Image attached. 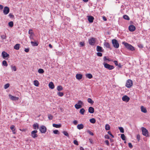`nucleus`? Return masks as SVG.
Returning <instances> with one entry per match:
<instances>
[{
    "instance_id": "a211bd4d",
    "label": "nucleus",
    "mask_w": 150,
    "mask_h": 150,
    "mask_svg": "<svg viewBox=\"0 0 150 150\" xmlns=\"http://www.w3.org/2000/svg\"><path fill=\"white\" fill-rule=\"evenodd\" d=\"M84 127L83 125L82 124H79L77 126V128L79 129H82Z\"/></svg>"
},
{
    "instance_id": "09e8293b",
    "label": "nucleus",
    "mask_w": 150,
    "mask_h": 150,
    "mask_svg": "<svg viewBox=\"0 0 150 150\" xmlns=\"http://www.w3.org/2000/svg\"><path fill=\"white\" fill-rule=\"evenodd\" d=\"M8 16H9L10 18H14V16L13 15L12 13H9L8 15Z\"/></svg>"
},
{
    "instance_id": "79ce46f5",
    "label": "nucleus",
    "mask_w": 150,
    "mask_h": 150,
    "mask_svg": "<svg viewBox=\"0 0 150 150\" xmlns=\"http://www.w3.org/2000/svg\"><path fill=\"white\" fill-rule=\"evenodd\" d=\"M57 95L59 96H62L64 95V93L62 92H59L57 93Z\"/></svg>"
},
{
    "instance_id": "69168bd1",
    "label": "nucleus",
    "mask_w": 150,
    "mask_h": 150,
    "mask_svg": "<svg viewBox=\"0 0 150 150\" xmlns=\"http://www.w3.org/2000/svg\"><path fill=\"white\" fill-rule=\"evenodd\" d=\"M4 8V6L1 5H0V10H2Z\"/></svg>"
},
{
    "instance_id": "f03ea898",
    "label": "nucleus",
    "mask_w": 150,
    "mask_h": 150,
    "mask_svg": "<svg viewBox=\"0 0 150 150\" xmlns=\"http://www.w3.org/2000/svg\"><path fill=\"white\" fill-rule=\"evenodd\" d=\"M112 42L113 46L115 48H118L119 47V43L115 39H112Z\"/></svg>"
},
{
    "instance_id": "393cba45",
    "label": "nucleus",
    "mask_w": 150,
    "mask_h": 150,
    "mask_svg": "<svg viewBox=\"0 0 150 150\" xmlns=\"http://www.w3.org/2000/svg\"><path fill=\"white\" fill-rule=\"evenodd\" d=\"M74 106L76 109H78L81 108L82 107V106L78 104H76Z\"/></svg>"
},
{
    "instance_id": "e433bc0d",
    "label": "nucleus",
    "mask_w": 150,
    "mask_h": 150,
    "mask_svg": "<svg viewBox=\"0 0 150 150\" xmlns=\"http://www.w3.org/2000/svg\"><path fill=\"white\" fill-rule=\"evenodd\" d=\"M3 65L7 67L8 66V64L6 60H4L2 62Z\"/></svg>"
},
{
    "instance_id": "8fccbe9b",
    "label": "nucleus",
    "mask_w": 150,
    "mask_h": 150,
    "mask_svg": "<svg viewBox=\"0 0 150 150\" xmlns=\"http://www.w3.org/2000/svg\"><path fill=\"white\" fill-rule=\"evenodd\" d=\"M74 143L76 145H78L79 144L78 141L76 140H74Z\"/></svg>"
},
{
    "instance_id": "6ab92c4d",
    "label": "nucleus",
    "mask_w": 150,
    "mask_h": 150,
    "mask_svg": "<svg viewBox=\"0 0 150 150\" xmlns=\"http://www.w3.org/2000/svg\"><path fill=\"white\" fill-rule=\"evenodd\" d=\"M104 45L106 47L111 49L110 47V45L108 42H105L104 43Z\"/></svg>"
},
{
    "instance_id": "9d476101",
    "label": "nucleus",
    "mask_w": 150,
    "mask_h": 150,
    "mask_svg": "<svg viewBox=\"0 0 150 150\" xmlns=\"http://www.w3.org/2000/svg\"><path fill=\"white\" fill-rule=\"evenodd\" d=\"M1 54L4 58H5L7 57L8 58L9 56V54L5 51H3L2 52Z\"/></svg>"
},
{
    "instance_id": "4c0bfd02",
    "label": "nucleus",
    "mask_w": 150,
    "mask_h": 150,
    "mask_svg": "<svg viewBox=\"0 0 150 150\" xmlns=\"http://www.w3.org/2000/svg\"><path fill=\"white\" fill-rule=\"evenodd\" d=\"M118 128L121 132L122 133H124V129L123 127H119Z\"/></svg>"
},
{
    "instance_id": "423d86ee",
    "label": "nucleus",
    "mask_w": 150,
    "mask_h": 150,
    "mask_svg": "<svg viewBox=\"0 0 150 150\" xmlns=\"http://www.w3.org/2000/svg\"><path fill=\"white\" fill-rule=\"evenodd\" d=\"M40 131L42 133H45L47 131V128L44 126H41L39 128Z\"/></svg>"
},
{
    "instance_id": "f704fd0d",
    "label": "nucleus",
    "mask_w": 150,
    "mask_h": 150,
    "mask_svg": "<svg viewBox=\"0 0 150 150\" xmlns=\"http://www.w3.org/2000/svg\"><path fill=\"white\" fill-rule=\"evenodd\" d=\"M123 18L125 20H129V17L127 15H125L123 16Z\"/></svg>"
},
{
    "instance_id": "603ef678",
    "label": "nucleus",
    "mask_w": 150,
    "mask_h": 150,
    "mask_svg": "<svg viewBox=\"0 0 150 150\" xmlns=\"http://www.w3.org/2000/svg\"><path fill=\"white\" fill-rule=\"evenodd\" d=\"M140 135L139 134H137V139L138 141H139L140 140Z\"/></svg>"
},
{
    "instance_id": "412c9836",
    "label": "nucleus",
    "mask_w": 150,
    "mask_h": 150,
    "mask_svg": "<svg viewBox=\"0 0 150 150\" xmlns=\"http://www.w3.org/2000/svg\"><path fill=\"white\" fill-rule=\"evenodd\" d=\"M33 129H39V125L37 123L34 124L33 125Z\"/></svg>"
},
{
    "instance_id": "72a5a7b5",
    "label": "nucleus",
    "mask_w": 150,
    "mask_h": 150,
    "mask_svg": "<svg viewBox=\"0 0 150 150\" xmlns=\"http://www.w3.org/2000/svg\"><path fill=\"white\" fill-rule=\"evenodd\" d=\"M90 122L91 123L93 124V123H94L96 122V120L94 118H93L91 119L90 120Z\"/></svg>"
},
{
    "instance_id": "0e129e2a",
    "label": "nucleus",
    "mask_w": 150,
    "mask_h": 150,
    "mask_svg": "<svg viewBox=\"0 0 150 150\" xmlns=\"http://www.w3.org/2000/svg\"><path fill=\"white\" fill-rule=\"evenodd\" d=\"M29 48H26L25 50V51L26 52H29Z\"/></svg>"
},
{
    "instance_id": "7c9ffc66",
    "label": "nucleus",
    "mask_w": 150,
    "mask_h": 150,
    "mask_svg": "<svg viewBox=\"0 0 150 150\" xmlns=\"http://www.w3.org/2000/svg\"><path fill=\"white\" fill-rule=\"evenodd\" d=\"M8 25L9 26L12 28L13 25V21H11L8 23Z\"/></svg>"
},
{
    "instance_id": "f257e3e1",
    "label": "nucleus",
    "mask_w": 150,
    "mask_h": 150,
    "mask_svg": "<svg viewBox=\"0 0 150 150\" xmlns=\"http://www.w3.org/2000/svg\"><path fill=\"white\" fill-rule=\"evenodd\" d=\"M122 44L125 45L126 48L129 50L134 51L135 50L134 47L133 46L125 42H122Z\"/></svg>"
},
{
    "instance_id": "680f3d73",
    "label": "nucleus",
    "mask_w": 150,
    "mask_h": 150,
    "mask_svg": "<svg viewBox=\"0 0 150 150\" xmlns=\"http://www.w3.org/2000/svg\"><path fill=\"white\" fill-rule=\"evenodd\" d=\"M105 138L108 139H110V137H109V136L108 135H105Z\"/></svg>"
},
{
    "instance_id": "1a4fd4ad",
    "label": "nucleus",
    "mask_w": 150,
    "mask_h": 150,
    "mask_svg": "<svg viewBox=\"0 0 150 150\" xmlns=\"http://www.w3.org/2000/svg\"><path fill=\"white\" fill-rule=\"evenodd\" d=\"M38 131L37 130H34L31 132V136L33 138L37 137L38 136L36 133Z\"/></svg>"
},
{
    "instance_id": "5701e85b",
    "label": "nucleus",
    "mask_w": 150,
    "mask_h": 150,
    "mask_svg": "<svg viewBox=\"0 0 150 150\" xmlns=\"http://www.w3.org/2000/svg\"><path fill=\"white\" fill-rule=\"evenodd\" d=\"M30 43L33 46H37L38 45V42L31 41Z\"/></svg>"
},
{
    "instance_id": "c756f323",
    "label": "nucleus",
    "mask_w": 150,
    "mask_h": 150,
    "mask_svg": "<svg viewBox=\"0 0 150 150\" xmlns=\"http://www.w3.org/2000/svg\"><path fill=\"white\" fill-rule=\"evenodd\" d=\"M57 89L59 91H61L62 90L63 88L61 86H58L57 87Z\"/></svg>"
},
{
    "instance_id": "f3484780",
    "label": "nucleus",
    "mask_w": 150,
    "mask_h": 150,
    "mask_svg": "<svg viewBox=\"0 0 150 150\" xmlns=\"http://www.w3.org/2000/svg\"><path fill=\"white\" fill-rule=\"evenodd\" d=\"M49 86L50 88L52 89H53L54 87V85L52 82H50L49 84Z\"/></svg>"
},
{
    "instance_id": "0eeeda50",
    "label": "nucleus",
    "mask_w": 150,
    "mask_h": 150,
    "mask_svg": "<svg viewBox=\"0 0 150 150\" xmlns=\"http://www.w3.org/2000/svg\"><path fill=\"white\" fill-rule=\"evenodd\" d=\"M10 11L9 8L7 6L4 7L3 10V13L5 15H7L8 13Z\"/></svg>"
},
{
    "instance_id": "864d4df0",
    "label": "nucleus",
    "mask_w": 150,
    "mask_h": 150,
    "mask_svg": "<svg viewBox=\"0 0 150 150\" xmlns=\"http://www.w3.org/2000/svg\"><path fill=\"white\" fill-rule=\"evenodd\" d=\"M10 129L11 130L15 129V126L14 125H11L10 127Z\"/></svg>"
},
{
    "instance_id": "774afa93",
    "label": "nucleus",
    "mask_w": 150,
    "mask_h": 150,
    "mask_svg": "<svg viewBox=\"0 0 150 150\" xmlns=\"http://www.w3.org/2000/svg\"><path fill=\"white\" fill-rule=\"evenodd\" d=\"M6 37L5 35H2L1 36V38L2 39H5Z\"/></svg>"
},
{
    "instance_id": "37998d69",
    "label": "nucleus",
    "mask_w": 150,
    "mask_h": 150,
    "mask_svg": "<svg viewBox=\"0 0 150 150\" xmlns=\"http://www.w3.org/2000/svg\"><path fill=\"white\" fill-rule=\"evenodd\" d=\"M11 69H12L14 71H15L16 70V67L15 66H12V65L11 67Z\"/></svg>"
},
{
    "instance_id": "5fc2aeb1",
    "label": "nucleus",
    "mask_w": 150,
    "mask_h": 150,
    "mask_svg": "<svg viewBox=\"0 0 150 150\" xmlns=\"http://www.w3.org/2000/svg\"><path fill=\"white\" fill-rule=\"evenodd\" d=\"M97 55L99 57H101L102 56V54L101 52H98L97 53Z\"/></svg>"
},
{
    "instance_id": "4be33fe9",
    "label": "nucleus",
    "mask_w": 150,
    "mask_h": 150,
    "mask_svg": "<svg viewBox=\"0 0 150 150\" xmlns=\"http://www.w3.org/2000/svg\"><path fill=\"white\" fill-rule=\"evenodd\" d=\"M20 44H16L14 47V48L16 50H18L19 49Z\"/></svg>"
},
{
    "instance_id": "3c124183",
    "label": "nucleus",
    "mask_w": 150,
    "mask_h": 150,
    "mask_svg": "<svg viewBox=\"0 0 150 150\" xmlns=\"http://www.w3.org/2000/svg\"><path fill=\"white\" fill-rule=\"evenodd\" d=\"M48 118L50 120H52L53 119V116L51 115H48Z\"/></svg>"
},
{
    "instance_id": "13d9d810",
    "label": "nucleus",
    "mask_w": 150,
    "mask_h": 150,
    "mask_svg": "<svg viewBox=\"0 0 150 150\" xmlns=\"http://www.w3.org/2000/svg\"><path fill=\"white\" fill-rule=\"evenodd\" d=\"M105 143L108 146H109V141L108 140H106L105 142Z\"/></svg>"
},
{
    "instance_id": "a878e982",
    "label": "nucleus",
    "mask_w": 150,
    "mask_h": 150,
    "mask_svg": "<svg viewBox=\"0 0 150 150\" xmlns=\"http://www.w3.org/2000/svg\"><path fill=\"white\" fill-rule=\"evenodd\" d=\"M52 126L54 127H56V128H60L61 125L60 124L58 125V124H53L52 125Z\"/></svg>"
},
{
    "instance_id": "4d7b16f0",
    "label": "nucleus",
    "mask_w": 150,
    "mask_h": 150,
    "mask_svg": "<svg viewBox=\"0 0 150 150\" xmlns=\"http://www.w3.org/2000/svg\"><path fill=\"white\" fill-rule=\"evenodd\" d=\"M79 44L81 46H83L84 45V43L83 42H81Z\"/></svg>"
},
{
    "instance_id": "ddd939ff",
    "label": "nucleus",
    "mask_w": 150,
    "mask_h": 150,
    "mask_svg": "<svg viewBox=\"0 0 150 150\" xmlns=\"http://www.w3.org/2000/svg\"><path fill=\"white\" fill-rule=\"evenodd\" d=\"M88 21L90 23H92L93 22L94 19V17L92 16H88Z\"/></svg>"
},
{
    "instance_id": "cd10ccee",
    "label": "nucleus",
    "mask_w": 150,
    "mask_h": 150,
    "mask_svg": "<svg viewBox=\"0 0 150 150\" xmlns=\"http://www.w3.org/2000/svg\"><path fill=\"white\" fill-rule=\"evenodd\" d=\"M34 84L36 86H38L39 85V83L38 81L35 80L34 81Z\"/></svg>"
},
{
    "instance_id": "bf43d9fd",
    "label": "nucleus",
    "mask_w": 150,
    "mask_h": 150,
    "mask_svg": "<svg viewBox=\"0 0 150 150\" xmlns=\"http://www.w3.org/2000/svg\"><path fill=\"white\" fill-rule=\"evenodd\" d=\"M73 123L74 124V125H76L78 123V122L77 120H74L73 122Z\"/></svg>"
},
{
    "instance_id": "bb28decb",
    "label": "nucleus",
    "mask_w": 150,
    "mask_h": 150,
    "mask_svg": "<svg viewBox=\"0 0 150 150\" xmlns=\"http://www.w3.org/2000/svg\"><path fill=\"white\" fill-rule=\"evenodd\" d=\"M86 76L88 78L91 79L93 77L92 75L91 74H88L86 75Z\"/></svg>"
},
{
    "instance_id": "39448f33",
    "label": "nucleus",
    "mask_w": 150,
    "mask_h": 150,
    "mask_svg": "<svg viewBox=\"0 0 150 150\" xmlns=\"http://www.w3.org/2000/svg\"><path fill=\"white\" fill-rule=\"evenodd\" d=\"M132 86V81L130 79L128 80L126 83L125 86L127 88H130Z\"/></svg>"
},
{
    "instance_id": "c03bdc74",
    "label": "nucleus",
    "mask_w": 150,
    "mask_h": 150,
    "mask_svg": "<svg viewBox=\"0 0 150 150\" xmlns=\"http://www.w3.org/2000/svg\"><path fill=\"white\" fill-rule=\"evenodd\" d=\"M77 104L82 106L83 104V103L81 100H80L78 101Z\"/></svg>"
},
{
    "instance_id": "7ed1b4c3",
    "label": "nucleus",
    "mask_w": 150,
    "mask_h": 150,
    "mask_svg": "<svg viewBox=\"0 0 150 150\" xmlns=\"http://www.w3.org/2000/svg\"><path fill=\"white\" fill-rule=\"evenodd\" d=\"M103 65L105 68L109 70H112L114 68V67L113 66L110 65L105 62L103 63Z\"/></svg>"
},
{
    "instance_id": "4468645a",
    "label": "nucleus",
    "mask_w": 150,
    "mask_h": 150,
    "mask_svg": "<svg viewBox=\"0 0 150 150\" xmlns=\"http://www.w3.org/2000/svg\"><path fill=\"white\" fill-rule=\"evenodd\" d=\"M9 97L11 100H18L19 99L18 97L13 96L11 95H9Z\"/></svg>"
},
{
    "instance_id": "2f4dec72",
    "label": "nucleus",
    "mask_w": 150,
    "mask_h": 150,
    "mask_svg": "<svg viewBox=\"0 0 150 150\" xmlns=\"http://www.w3.org/2000/svg\"><path fill=\"white\" fill-rule=\"evenodd\" d=\"M85 110L83 108H82L80 109L79 112L82 115H84V113L85 112Z\"/></svg>"
},
{
    "instance_id": "58836bf2",
    "label": "nucleus",
    "mask_w": 150,
    "mask_h": 150,
    "mask_svg": "<svg viewBox=\"0 0 150 150\" xmlns=\"http://www.w3.org/2000/svg\"><path fill=\"white\" fill-rule=\"evenodd\" d=\"M38 72L40 74H42L44 72V71L42 69H40L38 70Z\"/></svg>"
},
{
    "instance_id": "a19ab883",
    "label": "nucleus",
    "mask_w": 150,
    "mask_h": 150,
    "mask_svg": "<svg viewBox=\"0 0 150 150\" xmlns=\"http://www.w3.org/2000/svg\"><path fill=\"white\" fill-rule=\"evenodd\" d=\"M9 86H10V85H9V84H8V83L4 85V88L5 89H6L9 87Z\"/></svg>"
},
{
    "instance_id": "6e6552de",
    "label": "nucleus",
    "mask_w": 150,
    "mask_h": 150,
    "mask_svg": "<svg viewBox=\"0 0 150 150\" xmlns=\"http://www.w3.org/2000/svg\"><path fill=\"white\" fill-rule=\"evenodd\" d=\"M96 42V39L92 38L89 40V44L91 45H94Z\"/></svg>"
},
{
    "instance_id": "338daca9",
    "label": "nucleus",
    "mask_w": 150,
    "mask_h": 150,
    "mask_svg": "<svg viewBox=\"0 0 150 150\" xmlns=\"http://www.w3.org/2000/svg\"><path fill=\"white\" fill-rule=\"evenodd\" d=\"M33 35H31L30 36V39H33Z\"/></svg>"
},
{
    "instance_id": "de8ad7c7",
    "label": "nucleus",
    "mask_w": 150,
    "mask_h": 150,
    "mask_svg": "<svg viewBox=\"0 0 150 150\" xmlns=\"http://www.w3.org/2000/svg\"><path fill=\"white\" fill-rule=\"evenodd\" d=\"M87 132L88 133H89L90 135H91L92 136H93V135H94L93 133V132H91L89 130H87Z\"/></svg>"
},
{
    "instance_id": "6e6d98bb",
    "label": "nucleus",
    "mask_w": 150,
    "mask_h": 150,
    "mask_svg": "<svg viewBox=\"0 0 150 150\" xmlns=\"http://www.w3.org/2000/svg\"><path fill=\"white\" fill-rule=\"evenodd\" d=\"M128 146L130 148H132L133 147V146L132 145V144L130 143H128Z\"/></svg>"
},
{
    "instance_id": "aec40b11",
    "label": "nucleus",
    "mask_w": 150,
    "mask_h": 150,
    "mask_svg": "<svg viewBox=\"0 0 150 150\" xmlns=\"http://www.w3.org/2000/svg\"><path fill=\"white\" fill-rule=\"evenodd\" d=\"M141 111L142 112L144 113H146L147 112V111L146 109V108L144 107L143 106H142L141 107Z\"/></svg>"
},
{
    "instance_id": "20e7f679",
    "label": "nucleus",
    "mask_w": 150,
    "mask_h": 150,
    "mask_svg": "<svg viewBox=\"0 0 150 150\" xmlns=\"http://www.w3.org/2000/svg\"><path fill=\"white\" fill-rule=\"evenodd\" d=\"M142 134L146 137L149 136V132L148 130L144 127H142Z\"/></svg>"
},
{
    "instance_id": "49530a36",
    "label": "nucleus",
    "mask_w": 150,
    "mask_h": 150,
    "mask_svg": "<svg viewBox=\"0 0 150 150\" xmlns=\"http://www.w3.org/2000/svg\"><path fill=\"white\" fill-rule=\"evenodd\" d=\"M53 132L54 134H59L58 130H53Z\"/></svg>"
},
{
    "instance_id": "473e14b6",
    "label": "nucleus",
    "mask_w": 150,
    "mask_h": 150,
    "mask_svg": "<svg viewBox=\"0 0 150 150\" xmlns=\"http://www.w3.org/2000/svg\"><path fill=\"white\" fill-rule=\"evenodd\" d=\"M105 129L106 130H109L110 129V127L108 124H106L105 125Z\"/></svg>"
},
{
    "instance_id": "e2e57ef3",
    "label": "nucleus",
    "mask_w": 150,
    "mask_h": 150,
    "mask_svg": "<svg viewBox=\"0 0 150 150\" xmlns=\"http://www.w3.org/2000/svg\"><path fill=\"white\" fill-rule=\"evenodd\" d=\"M114 62L116 66L118 65V62L117 61H114Z\"/></svg>"
},
{
    "instance_id": "f8f14e48",
    "label": "nucleus",
    "mask_w": 150,
    "mask_h": 150,
    "mask_svg": "<svg viewBox=\"0 0 150 150\" xmlns=\"http://www.w3.org/2000/svg\"><path fill=\"white\" fill-rule=\"evenodd\" d=\"M122 99L123 101L128 102L130 98L127 96L125 95L122 97Z\"/></svg>"
},
{
    "instance_id": "dca6fc26",
    "label": "nucleus",
    "mask_w": 150,
    "mask_h": 150,
    "mask_svg": "<svg viewBox=\"0 0 150 150\" xmlns=\"http://www.w3.org/2000/svg\"><path fill=\"white\" fill-rule=\"evenodd\" d=\"M88 111L89 113H93L94 112V108L92 107H90L89 108Z\"/></svg>"
},
{
    "instance_id": "ea45409f",
    "label": "nucleus",
    "mask_w": 150,
    "mask_h": 150,
    "mask_svg": "<svg viewBox=\"0 0 150 150\" xmlns=\"http://www.w3.org/2000/svg\"><path fill=\"white\" fill-rule=\"evenodd\" d=\"M63 133L65 136L68 137H69V134L67 131H64L63 132Z\"/></svg>"
},
{
    "instance_id": "9b49d317",
    "label": "nucleus",
    "mask_w": 150,
    "mask_h": 150,
    "mask_svg": "<svg viewBox=\"0 0 150 150\" xmlns=\"http://www.w3.org/2000/svg\"><path fill=\"white\" fill-rule=\"evenodd\" d=\"M135 26L133 25H131L129 27V29L130 31L133 32L135 30Z\"/></svg>"
},
{
    "instance_id": "b1692460",
    "label": "nucleus",
    "mask_w": 150,
    "mask_h": 150,
    "mask_svg": "<svg viewBox=\"0 0 150 150\" xmlns=\"http://www.w3.org/2000/svg\"><path fill=\"white\" fill-rule=\"evenodd\" d=\"M96 50L98 52H102L103 51L102 50V47L100 46H97Z\"/></svg>"
},
{
    "instance_id": "a18cd8bd",
    "label": "nucleus",
    "mask_w": 150,
    "mask_h": 150,
    "mask_svg": "<svg viewBox=\"0 0 150 150\" xmlns=\"http://www.w3.org/2000/svg\"><path fill=\"white\" fill-rule=\"evenodd\" d=\"M28 33L29 34L31 35H33V30L32 29L29 30L28 31Z\"/></svg>"
},
{
    "instance_id": "2eb2a0df",
    "label": "nucleus",
    "mask_w": 150,
    "mask_h": 150,
    "mask_svg": "<svg viewBox=\"0 0 150 150\" xmlns=\"http://www.w3.org/2000/svg\"><path fill=\"white\" fill-rule=\"evenodd\" d=\"M83 77V76L81 74H77L76 75V78L77 79L80 80Z\"/></svg>"
},
{
    "instance_id": "052dcab7",
    "label": "nucleus",
    "mask_w": 150,
    "mask_h": 150,
    "mask_svg": "<svg viewBox=\"0 0 150 150\" xmlns=\"http://www.w3.org/2000/svg\"><path fill=\"white\" fill-rule=\"evenodd\" d=\"M108 133L112 137V138H114V136H113V135L111 134V132L110 131H108Z\"/></svg>"
},
{
    "instance_id": "c85d7f7f",
    "label": "nucleus",
    "mask_w": 150,
    "mask_h": 150,
    "mask_svg": "<svg viewBox=\"0 0 150 150\" xmlns=\"http://www.w3.org/2000/svg\"><path fill=\"white\" fill-rule=\"evenodd\" d=\"M88 102L91 104H93L94 103V101L92 100L91 98H89L87 99Z\"/></svg>"
},
{
    "instance_id": "c9c22d12",
    "label": "nucleus",
    "mask_w": 150,
    "mask_h": 150,
    "mask_svg": "<svg viewBox=\"0 0 150 150\" xmlns=\"http://www.w3.org/2000/svg\"><path fill=\"white\" fill-rule=\"evenodd\" d=\"M121 137L122 139L124 141L125 140L126 137L124 134H121Z\"/></svg>"
}]
</instances>
